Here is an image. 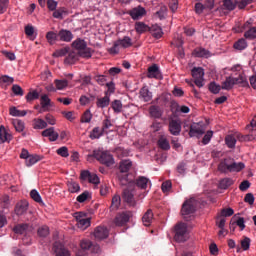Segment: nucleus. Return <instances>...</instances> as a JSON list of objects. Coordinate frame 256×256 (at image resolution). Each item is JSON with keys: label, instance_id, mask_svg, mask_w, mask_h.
Wrapping results in <instances>:
<instances>
[{"label": "nucleus", "instance_id": "1", "mask_svg": "<svg viewBox=\"0 0 256 256\" xmlns=\"http://www.w3.org/2000/svg\"><path fill=\"white\" fill-rule=\"evenodd\" d=\"M236 84H242V85L248 84L247 77L245 76V74L240 73L238 78L227 77L225 81L222 82L221 89L231 90Z\"/></svg>", "mask_w": 256, "mask_h": 256}, {"label": "nucleus", "instance_id": "2", "mask_svg": "<svg viewBox=\"0 0 256 256\" xmlns=\"http://www.w3.org/2000/svg\"><path fill=\"white\" fill-rule=\"evenodd\" d=\"M93 157L98 162H100L101 164H103L107 167H111L115 163L113 156L108 151L94 150Z\"/></svg>", "mask_w": 256, "mask_h": 256}, {"label": "nucleus", "instance_id": "3", "mask_svg": "<svg viewBox=\"0 0 256 256\" xmlns=\"http://www.w3.org/2000/svg\"><path fill=\"white\" fill-rule=\"evenodd\" d=\"M80 57L91 58V49L87 48V43L83 39H77L72 43Z\"/></svg>", "mask_w": 256, "mask_h": 256}, {"label": "nucleus", "instance_id": "4", "mask_svg": "<svg viewBox=\"0 0 256 256\" xmlns=\"http://www.w3.org/2000/svg\"><path fill=\"white\" fill-rule=\"evenodd\" d=\"M74 218L76 219L77 227L82 231H85L91 226V218H88L84 212H76Z\"/></svg>", "mask_w": 256, "mask_h": 256}, {"label": "nucleus", "instance_id": "5", "mask_svg": "<svg viewBox=\"0 0 256 256\" xmlns=\"http://www.w3.org/2000/svg\"><path fill=\"white\" fill-rule=\"evenodd\" d=\"M131 46H132L131 38L126 36L123 39H120L114 43L113 47L110 49V53L117 54L120 48H129Z\"/></svg>", "mask_w": 256, "mask_h": 256}, {"label": "nucleus", "instance_id": "6", "mask_svg": "<svg viewBox=\"0 0 256 256\" xmlns=\"http://www.w3.org/2000/svg\"><path fill=\"white\" fill-rule=\"evenodd\" d=\"M197 206V201L195 198L186 200L182 206L181 213L184 217L191 215L195 212Z\"/></svg>", "mask_w": 256, "mask_h": 256}, {"label": "nucleus", "instance_id": "7", "mask_svg": "<svg viewBox=\"0 0 256 256\" xmlns=\"http://www.w3.org/2000/svg\"><path fill=\"white\" fill-rule=\"evenodd\" d=\"M81 179L83 181H88L90 184H93L95 186H99L101 183V179L96 173H91L89 170H83L81 171Z\"/></svg>", "mask_w": 256, "mask_h": 256}, {"label": "nucleus", "instance_id": "8", "mask_svg": "<svg viewBox=\"0 0 256 256\" xmlns=\"http://www.w3.org/2000/svg\"><path fill=\"white\" fill-rule=\"evenodd\" d=\"M204 75H205L204 69L201 68V67L194 68L192 70V76L194 78V84H196V86H198V88H201L205 85Z\"/></svg>", "mask_w": 256, "mask_h": 256}, {"label": "nucleus", "instance_id": "9", "mask_svg": "<svg viewBox=\"0 0 256 256\" xmlns=\"http://www.w3.org/2000/svg\"><path fill=\"white\" fill-rule=\"evenodd\" d=\"M187 224L181 223L176 226L175 240L177 242H185L188 238Z\"/></svg>", "mask_w": 256, "mask_h": 256}, {"label": "nucleus", "instance_id": "10", "mask_svg": "<svg viewBox=\"0 0 256 256\" xmlns=\"http://www.w3.org/2000/svg\"><path fill=\"white\" fill-rule=\"evenodd\" d=\"M205 131H206V127L203 123L201 122L194 123L190 128L189 136L191 138H194V137L200 138L205 134Z\"/></svg>", "mask_w": 256, "mask_h": 256}, {"label": "nucleus", "instance_id": "11", "mask_svg": "<svg viewBox=\"0 0 256 256\" xmlns=\"http://www.w3.org/2000/svg\"><path fill=\"white\" fill-rule=\"evenodd\" d=\"M80 250L76 253V256H89L87 253L92 247L93 242L87 239H83L80 241Z\"/></svg>", "mask_w": 256, "mask_h": 256}, {"label": "nucleus", "instance_id": "12", "mask_svg": "<svg viewBox=\"0 0 256 256\" xmlns=\"http://www.w3.org/2000/svg\"><path fill=\"white\" fill-rule=\"evenodd\" d=\"M132 217L131 211H124L121 214H117L114 223L118 227L124 226L128 223L129 219Z\"/></svg>", "mask_w": 256, "mask_h": 256}, {"label": "nucleus", "instance_id": "13", "mask_svg": "<svg viewBox=\"0 0 256 256\" xmlns=\"http://www.w3.org/2000/svg\"><path fill=\"white\" fill-rule=\"evenodd\" d=\"M53 251L56 256H71V252L60 242L54 243Z\"/></svg>", "mask_w": 256, "mask_h": 256}, {"label": "nucleus", "instance_id": "14", "mask_svg": "<svg viewBox=\"0 0 256 256\" xmlns=\"http://www.w3.org/2000/svg\"><path fill=\"white\" fill-rule=\"evenodd\" d=\"M42 137L48 138L50 142H56L59 139V133L55 132L54 127H50L42 131Z\"/></svg>", "mask_w": 256, "mask_h": 256}, {"label": "nucleus", "instance_id": "15", "mask_svg": "<svg viewBox=\"0 0 256 256\" xmlns=\"http://www.w3.org/2000/svg\"><path fill=\"white\" fill-rule=\"evenodd\" d=\"M147 14L145 8L143 6H136V8H132L129 11V15L133 20H139Z\"/></svg>", "mask_w": 256, "mask_h": 256}, {"label": "nucleus", "instance_id": "16", "mask_svg": "<svg viewBox=\"0 0 256 256\" xmlns=\"http://www.w3.org/2000/svg\"><path fill=\"white\" fill-rule=\"evenodd\" d=\"M109 235V230L105 226H97L94 230V237L96 240H105Z\"/></svg>", "mask_w": 256, "mask_h": 256}, {"label": "nucleus", "instance_id": "17", "mask_svg": "<svg viewBox=\"0 0 256 256\" xmlns=\"http://www.w3.org/2000/svg\"><path fill=\"white\" fill-rule=\"evenodd\" d=\"M182 130L181 121L180 120H172L169 124V131L173 136H179Z\"/></svg>", "mask_w": 256, "mask_h": 256}, {"label": "nucleus", "instance_id": "18", "mask_svg": "<svg viewBox=\"0 0 256 256\" xmlns=\"http://www.w3.org/2000/svg\"><path fill=\"white\" fill-rule=\"evenodd\" d=\"M232 165V158H226L218 164V171L221 173H230Z\"/></svg>", "mask_w": 256, "mask_h": 256}, {"label": "nucleus", "instance_id": "19", "mask_svg": "<svg viewBox=\"0 0 256 256\" xmlns=\"http://www.w3.org/2000/svg\"><path fill=\"white\" fill-rule=\"evenodd\" d=\"M58 37L60 41L71 42L74 38V35L71 31L62 29L61 31H59Z\"/></svg>", "mask_w": 256, "mask_h": 256}, {"label": "nucleus", "instance_id": "20", "mask_svg": "<svg viewBox=\"0 0 256 256\" xmlns=\"http://www.w3.org/2000/svg\"><path fill=\"white\" fill-rule=\"evenodd\" d=\"M12 140V135L9 134L6 130V128L1 125L0 126V144L10 142Z\"/></svg>", "mask_w": 256, "mask_h": 256}, {"label": "nucleus", "instance_id": "21", "mask_svg": "<svg viewBox=\"0 0 256 256\" xmlns=\"http://www.w3.org/2000/svg\"><path fill=\"white\" fill-rule=\"evenodd\" d=\"M32 126L34 130H44L48 127V123L41 118H35L33 119Z\"/></svg>", "mask_w": 256, "mask_h": 256}, {"label": "nucleus", "instance_id": "22", "mask_svg": "<svg viewBox=\"0 0 256 256\" xmlns=\"http://www.w3.org/2000/svg\"><path fill=\"white\" fill-rule=\"evenodd\" d=\"M147 76L149 78H156V79L161 78V73H160L159 68L156 64H154V65H152L151 67L148 68Z\"/></svg>", "mask_w": 256, "mask_h": 256}, {"label": "nucleus", "instance_id": "23", "mask_svg": "<svg viewBox=\"0 0 256 256\" xmlns=\"http://www.w3.org/2000/svg\"><path fill=\"white\" fill-rule=\"evenodd\" d=\"M41 160H42V157L40 155L31 154L29 158H27V160L25 161V165L26 167H32L38 162H40Z\"/></svg>", "mask_w": 256, "mask_h": 256}, {"label": "nucleus", "instance_id": "24", "mask_svg": "<svg viewBox=\"0 0 256 256\" xmlns=\"http://www.w3.org/2000/svg\"><path fill=\"white\" fill-rule=\"evenodd\" d=\"M27 113V110H19L15 106L9 108V115L11 117H26Z\"/></svg>", "mask_w": 256, "mask_h": 256}, {"label": "nucleus", "instance_id": "25", "mask_svg": "<svg viewBox=\"0 0 256 256\" xmlns=\"http://www.w3.org/2000/svg\"><path fill=\"white\" fill-rule=\"evenodd\" d=\"M28 207H29V203L27 201H21L17 203L15 207V212L17 215H22L28 210Z\"/></svg>", "mask_w": 256, "mask_h": 256}, {"label": "nucleus", "instance_id": "26", "mask_svg": "<svg viewBox=\"0 0 256 256\" xmlns=\"http://www.w3.org/2000/svg\"><path fill=\"white\" fill-rule=\"evenodd\" d=\"M79 53H76L75 51H69L68 56L65 58V64H74L76 61L79 60Z\"/></svg>", "mask_w": 256, "mask_h": 256}, {"label": "nucleus", "instance_id": "27", "mask_svg": "<svg viewBox=\"0 0 256 256\" xmlns=\"http://www.w3.org/2000/svg\"><path fill=\"white\" fill-rule=\"evenodd\" d=\"M12 125L17 133H23L25 130V122L19 119H13Z\"/></svg>", "mask_w": 256, "mask_h": 256}, {"label": "nucleus", "instance_id": "28", "mask_svg": "<svg viewBox=\"0 0 256 256\" xmlns=\"http://www.w3.org/2000/svg\"><path fill=\"white\" fill-rule=\"evenodd\" d=\"M234 184L233 179L231 178H223L219 181L218 187L222 190H227L229 187H231Z\"/></svg>", "mask_w": 256, "mask_h": 256}, {"label": "nucleus", "instance_id": "29", "mask_svg": "<svg viewBox=\"0 0 256 256\" xmlns=\"http://www.w3.org/2000/svg\"><path fill=\"white\" fill-rule=\"evenodd\" d=\"M193 55L200 58H209L211 53L204 48H196L193 52Z\"/></svg>", "mask_w": 256, "mask_h": 256}, {"label": "nucleus", "instance_id": "30", "mask_svg": "<svg viewBox=\"0 0 256 256\" xmlns=\"http://www.w3.org/2000/svg\"><path fill=\"white\" fill-rule=\"evenodd\" d=\"M153 212L151 209L147 210V212L144 214L143 218H142V221H143V224L146 226V227H149L153 221Z\"/></svg>", "mask_w": 256, "mask_h": 256}, {"label": "nucleus", "instance_id": "31", "mask_svg": "<svg viewBox=\"0 0 256 256\" xmlns=\"http://www.w3.org/2000/svg\"><path fill=\"white\" fill-rule=\"evenodd\" d=\"M243 169H245V164L243 162L237 163L232 159L230 173L241 172Z\"/></svg>", "mask_w": 256, "mask_h": 256}, {"label": "nucleus", "instance_id": "32", "mask_svg": "<svg viewBox=\"0 0 256 256\" xmlns=\"http://www.w3.org/2000/svg\"><path fill=\"white\" fill-rule=\"evenodd\" d=\"M24 32H25V35L32 40H35L37 37V34H35V28L31 24L25 26Z\"/></svg>", "mask_w": 256, "mask_h": 256}, {"label": "nucleus", "instance_id": "33", "mask_svg": "<svg viewBox=\"0 0 256 256\" xmlns=\"http://www.w3.org/2000/svg\"><path fill=\"white\" fill-rule=\"evenodd\" d=\"M109 102H110V98H109L108 95H106L103 98H98L97 102H96V105L100 109H105V107H108Z\"/></svg>", "mask_w": 256, "mask_h": 256}, {"label": "nucleus", "instance_id": "34", "mask_svg": "<svg viewBox=\"0 0 256 256\" xmlns=\"http://www.w3.org/2000/svg\"><path fill=\"white\" fill-rule=\"evenodd\" d=\"M151 34L153 37L159 39L163 36L162 28L158 25H153L150 29Z\"/></svg>", "mask_w": 256, "mask_h": 256}, {"label": "nucleus", "instance_id": "35", "mask_svg": "<svg viewBox=\"0 0 256 256\" xmlns=\"http://www.w3.org/2000/svg\"><path fill=\"white\" fill-rule=\"evenodd\" d=\"M140 96L145 102H148L152 99V93L146 86L140 90Z\"/></svg>", "mask_w": 256, "mask_h": 256}, {"label": "nucleus", "instance_id": "36", "mask_svg": "<svg viewBox=\"0 0 256 256\" xmlns=\"http://www.w3.org/2000/svg\"><path fill=\"white\" fill-rule=\"evenodd\" d=\"M149 113L154 119H160V117H162V111L158 106H151L149 109Z\"/></svg>", "mask_w": 256, "mask_h": 256}, {"label": "nucleus", "instance_id": "37", "mask_svg": "<svg viewBox=\"0 0 256 256\" xmlns=\"http://www.w3.org/2000/svg\"><path fill=\"white\" fill-rule=\"evenodd\" d=\"M59 37V34L56 32L50 31L46 34V40L50 45H54Z\"/></svg>", "mask_w": 256, "mask_h": 256}, {"label": "nucleus", "instance_id": "38", "mask_svg": "<svg viewBox=\"0 0 256 256\" xmlns=\"http://www.w3.org/2000/svg\"><path fill=\"white\" fill-rule=\"evenodd\" d=\"M236 143H237V140H236L235 136H233V135H227V136L225 137V144H226V146H227L229 149L235 148Z\"/></svg>", "mask_w": 256, "mask_h": 256}, {"label": "nucleus", "instance_id": "39", "mask_svg": "<svg viewBox=\"0 0 256 256\" xmlns=\"http://www.w3.org/2000/svg\"><path fill=\"white\" fill-rule=\"evenodd\" d=\"M120 204H121V197L120 195L115 194L112 198L111 207H110L111 210L116 211L119 208Z\"/></svg>", "mask_w": 256, "mask_h": 256}, {"label": "nucleus", "instance_id": "40", "mask_svg": "<svg viewBox=\"0 0 256 256\" xmlns=\"http://www.w3.org/2000/svg\"><path fill=\"white\" fill-rule=\"evenodd\" d=\"M67 186H68V191L73 194L78 193L81 189L79 183H77L75 181H69Z\"/></svg>", "mask_w": 256, "mask_h": 256}, {"label": "nucleus", "instance_id": "41", "mask_svg": "<svg viewBox=\"0 0 256 256\" xmlns=\"http://www.w3.org/2000/svg\"><path fill=\"white\" fill-rule=\"evenodd\" d=\"M131 167H132V162L130 160L121 161L119 166L121 173H127Z\"/></svg>", "mask_w": 256, "mask_h": 256}, {"label": "nucleus", "instance_id": "42", "mask_svg": "<svg viewBox=\"0 0 256 256\" xmlns=\"http://www.w3.org/2000/svg\"><path fill=\"white\" fill-rule=\"evenodd\" d=\"M150 183L149 179L147 177L144 176H140L137 181H136V185L141 188V189H146L147 185Z\"/></svg>", "mask_w": 256, "mask_h": 256}, {"label": "nucleus", "instance_id": "43", "mask_svg": "<svg viewBox=\"0 0 256 256\" xmlns=\"http://www.w3.org/2000/svg\"><path fill=\"white\" fill-rule=\"evenodd\" d=\"M237 6L236 0H223V7L228 11H233Z\"/></svg>", "mask_w": 256, "mask_h": 256}, {"label": "nucleus", "instance_id": "44", "mask_svg": "<svg viewBox=\"0 0 256 256\" xmlns=\"http://www.w3.org/2000/svg\"><path fill=\"white\" fill-rule=\"evenodd\" d=\"M40 105H41L42 109H46V107H50L51 99L49 98V96L47 94L41 95Z\"/></svg>", "mask_w": 256, "mask_h": 256}, {"label": "nucleus", "instance_id": "45", "mask_svg": "<svg viewBox=\"0 0 256 256\" xmlns=\"http://www.w3.org/2000/svg\"><path fill=\"white\" fill-rule=\"evenodd\" d=\"M37 234L41 238H46L47 236L50 235V228L49 226H40L37 230Z\"/></svg>", "mask_w": 256, "mask_h": 256}, {"label": "nucleus", "instance_id": "46", "mask_svg": "<svg viewBox=\"0 0 256 256\" xmlns=\"http://www.w3.org/2000/svg\"><path fill=\"white\" fill-rule=\"evenodd\" d=\"M149 29L150 28L143 22H137L135 24V30L138 34H143V33L147 32Z\"/></svg>", "mask_w": 256, "mask_h": 256}, {"label": "nucleus", "instance_id": "47", "mask_svg": "<svg viewBox=\"0 0 256 256\" xmlns=\"http://www.w3.org/2000/svg\"><path fill=\"white\" fill-rule=\"evenodd\" d=\"M233 47L239 51L245 50L248 47V43L245 39H239L236 43H234Z\"/></svg>", "mask_w": 256, "mask_h": 256}, {"label": "nucleus", "instance_id": "48", "mask_svg": "<svg viewBox=\"0 0 256 256\" xmlns=\"http://www.w3.org/2000/svg\"><path fill=\"white\" fill-rule=\"evenodd\" d=\"M103 136V131L99 129V127H95L91 132H90V139L91 140H97Z\"/></svg>", "mask_w": 256, "mask_h": 256}, {"label": "nucleus", "instance_id": "49", "mask_svg": "<svg viewBox=\"0 0 256 256\" xmlns=\"http://www.w3.org/2000/svg\"><path fill=\"white\" fill-rule=\"evenodd\" d=\"M30 197L36 203H39V204L43 203V199H42L40 193L36 189H33L30 191Z\"/></svg>", "mask_w": 256, "mask_h": 256}, {"label": "nucleus", "instance_id": "50", "mask_svg": "<svg viewBox=\"0 0 256 256\" xmlns=\"http://www.w3.org/2000/svg\"><path fill=\"white\" fill-rule=\"evenodd\" d=\"M123 199L127 203L132 204L134 202V194L132 193V191H129L128 189H125L124 193H123Z\"/></svg>", "mask_w": 256, "mask_h": 256}, {"label": "nucleus", "instance_id": "51", "mask_svg": "<svg viewBox=\"0 0 256 256\" xmlns=\"http://www.w3.org/2000/svg\"><path fill=\"white\" fill-rule=\"evenodd\" d=\"M13 83H14V78H12L8 75H2L0 77V84H2V85L10 86Z\"/></svg>", "mask_w": 256, "mask_h": 256}, {"label": "nucleus", "instance_id": "52", "mask_svg": "<svg viewBox=\"0 0 256 256\" xmlns=\"http://www.w3.org/2000/svg\"><path fill=\"white\" fill-rule=\"evenodd\" d=\"M92 119L93 114L91 113V110H86L81 117V123H91Z\"/></svg>", "mask_w": 256, "mask_h": 256}, {"label": "nucleus", "instance_id": "53", "mask_svg": "<svg viewBox=\"0 0 256 256\" xmlns=\"http://www.w3.org/2000/svg\"><path fill=\"white\" fill-rule=\"evenodd\" d=\"M57 155L61 156L62 158H68L70 156L69 149L66 146H62L57 149Z\"/></svg>", "mask_w": 256, "mask_h": 256}, {"label": "nucleus", "instance_id": "54", "mask_svg": "<svg viewBox=\"0 0 256 256\" xmlns=\"http://www.w3.org/2000/svg\"><path fill=\"white\" fill-rule=\"evenodd\" d=\"M114 113H121L123 105L120 100H114L111 104Z\"/></svg>", "mask_w": 256, "mask_h": 256}, {"label": "nucleus", "instance_id": "55", "mask_svg": "<svg viewBox=\"0 0 256 256\" xmlns=\"http://www.w3.org/2000/svg\"><path fill=\"white\" fill-rule=\"evenodd\" d=\"M158 145L162 150H170L169 141L165 137H161L158 141Z\"/></svg>", "mask_w": 256, "mask_h": 256}, {"label": "nucleus", "instance_id": "56", "mask_svg": "<svg viewBox=\"0 0 256 256\" xmlns=\"http://www.w3.org/2000/svg\"><path fill=\"white\" fill-rule=\"evenodd\" d=\"M244 37L246 39L249 40H254L256 39V27L250 28L248 29L245 33H244Z\"/></svg>", "mask_w": 256, "mask_h": 256}, {"label": "nucleus", "instance_id": "57", "mask_svg": "<svg viewBox=\"0 0 256 256\" xmlns=\"http://www.w3.org/2000/svg\"><path fill=\"white\" fill-rule=\"evenodd\" d=\"M67 14V10L65 8H58V10H54L53 17L55 19H63L64 15Z\"/></svg>", "mask_w": 256, "mask_h": 256}, {"label": "nucleus", "instance_id": "58", "mask_svg": "<svg viewBox=\"0 0 256 256\" xmlns=\"http://www.w3.org/2000/svg\"><path fill=\"white\" fill-rule=\"evenodd\" d=\"M167 11H168L167 6H161L160 10L156 12L155 16L158 17L160 20H163L167 15Z\"/></svg>", "mask_w": 256, "mask_h": 256}, {"label": "nucleus", "instance_id": "59", "mask_svg": "<svg viewBox=\"0 0 256 256\" xmlns=\"http://www.w3.org/2000/svg\"><path fill=\"white\" fill-rule=\"evenodd\" d=\"M27 229L28 224H18L15 228H13V231L16 234H24Z\"/></svg>", "mask_w": 256, "mask_h": 256}, {"label": "nucleus", "instance_id": "60", "mask_svg": "<svg viewBox=\"0 0 256 256\" xmlns=\"http://www.w3.org/2000/svg\"><path fill=\"white\" fill-rule=\"evenodd\" d=\"M70 51V48L68 47H65L63 49H59V50H56L54 53H53V57H63L65 55H67Z\"/></svg>", "mask_w": 256, "mask_h": 256}, {"label": "nucleus", "instance_id": "61", "mask_svg": "<svg viewBox=\"0 0 256 256\" xmlns=\"http://www.w3.org/2000/svg\"><path fill=\"white\" fill-rule=\"evenodd\" d=\"M69 82L64 79V80H55V85H56V88L58 90H63L65 89L67 86H68Z\"/></svg>", "mask_w": 256, "mask_h": 256}, {"label": "nucleus", "instance_id": "62", "mask_svg": "<svg viewBox=\"0 0 256 256\" xmlns=\"http://www.w3.org/2000/svg\"><path fill=\"white\" fill-rule=\"evenodd\" d=\"M40 97V94L38 91L34 90V91H31L29 92L27 95H26V100L27 101H33V100H36Z\"/></svg>", "mask_w": 256, "mask_h": 256}, {"label": "nucleus", "instance_id": "63", "mask_svg": "<svg viewBox=\"0 0 256 256\" xmlns=\"http://www.w3.org/2000/svg\"><path fill=\"white\" fill-rule=\"evenodd\" d=\"M250 245H251V240L250 238H244L242 241H241V248L243 251H248L250 249Z\"/></svg>", "mask_w": 256, "mask_h": 256}, {"label": "nucleus", "instance_id": "64", "mask_svg": "<svg viewBox=\"0 0 256 256\" xmlns=\"http://www.w3.org/2000/svg\"><path fill=\"white\" fill-rule=\"evenodd\" d=\"M221 86L217 85L215 82L210 83V86H208V89H210V92L217 94L221 91Z\"/></svg>", "mask_w": 256, "mask_h": 256}]
</instances>
